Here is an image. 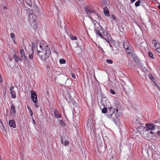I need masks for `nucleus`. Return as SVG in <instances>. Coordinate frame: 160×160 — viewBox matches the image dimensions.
Here are the masks:
<instances>
[{"label":"nucleus","instance_id":"1","mask_svg":"<svg viewBox=\"0 0 160 160\" xmlns=\"http://www.w3.org/2000/svg\"><path fill=\"white\" fill-rule=\"evenodd\" d=\"M121 107L119 102H114L112 107H108L107 116L112 119L114 123L117 125V118L119 116L122 111Z\"/></svg>","mask_w":160,"mask_h":160},{"label":"nucleus","instance_id":"2","mask_svg":"<svg viewBox=\"0 0 160 160\" xmlns=\"http://www.w3.org/2000/svg\"><path fill=\"white\" fill-rule=\"evenodd\" d=\"M39 48L40 50H38L37 48L38 56L43 62L48 63V59L51 53L49 47L48 45L45 46L44 44L40 43Z\"/></svg>","mask_w":160,"mask_h":160},{"label":"nucleus","instance_id":"3","mask_svg":"<svg viewBox=\"0 0 160 160\" xmlns=\"http://www.w3.org/2000/svg\"><path fill=\"white\" fill-rule=\"evenodd\" d=\"M123 46L126 51L128 54L132 55L133 53V49L128 41L125 40L124 41Z\"/></svg>","mask_w":160,"mask_h":160},{"label":"nucleus","instance_id":"4","mask_svg":"<svg viewBox=\"0 0 160 160\" xmlns=\"http://www.w3.org/2000/svg\"><path fill=\"white\" fill-rule=\"evenodd\" d=\"M84 9L85 11L87 14L88 15L91 14L95 12V11L94 9L90 6H87L84 7Z\"/></svg>","mask_w":160,"mask_h":160},{"label":"nucleus","instance_id":"5","mask_svg":"<svg viewBox=\"0 0 160 160\" xmlns=\"http://www.w3.org/2000/svg\"><path fill=\"white\" fill-rule=\"evenodd\" d=\"M101 103L103 106L106 107H108L110 104L109 100L105 97H103L101 98Z\"/></svg>","mask_w":160,"mask_h":160},{"label":"nucleus","instance_id":"6","mask_svg":"<svg viewBox=\"0 0 160 160\" xmlns=\"http://www.w3.org/2000/svg\"><path fill=\"white\" fill-rule=\"evenodd\" d=\"M11 109L10 110V115L12 118H14L16 115V111L15 110V107L12 103H10Z\"/></svg>","mask_w":160,"mask_h":160},{"label":"nucleus","instance_id":"7","mask_svg":"<svg viewBox=\"0 0 160 160\" xmlns=\"http://www.w3.org/2000/svg\"><path fill=\"white\" fill-rule=\"evenodd\" d=\"M30 92L32 100L34 103H36L38 102L37 96L36 92L32 90H31L30 91Z\"/></svg>","mask_w":160,"mask_h":160},{"label":"nucleus","instance_id":"8","mask_svg":"<svg viewBox=\"0 0 160 160\" xmlns=\"http://www.w3.org/2000/svg\"><path fill=\"white\" fill-rule=\"evenodd\" d=\"M152 43L154 44V47L157 52L160 53V44L157 41L153 40Z\"/></svg>","mask_w":160,"mask_h":160},{"label":"nucleus","instance_id":"9","mask_svg":"<svg viewBox=\"0 0 160 160\" xmlns=\"http://www.w3.org/2000/svg\"><path fill=\"white\" fill-rule=\"evenodd\" d=\"M146 126L148 128L149 130H153L155 128V125L152 123H146Z\"/></svg>","mask_w":160,"mask_h":160},{"label":"nucleus","instance_id":"10","mask_svg":"<svg viewBox=\"0 0 160 160\" xmlns=\"http://www.w3.org/2000/svg\"><path fill=\"white\" fill-rule=\"evenodd\" d=\"M67 96L68 97L69 100L72 103L73 105L74 106H76L77 103L76 101L74 100L72 98L70 94L69 93H68L67 95Z\"/></svg>","mask_w":160,"mask_h":160},{"label":"nucleus","instance_id":"11","mask_svg":"<svg viewBox=\"0 0 160 160\" xmlns=\"http://www.w3.org/2000/svg\"><path fill=\"white\" fill-rule=\"evenodd\" d=\"M9 124L10 127H12L14 128L16 127L15 122L13 119L9 120Z\"/></svg>","mask_w":160,"mask_h":160},{"label":"nucleus","instance_id":"12","mask_svg":"<svg viewBox=\"0 0 160 160\" xmlns=\"http://www.w3.org/2000/svg\"><path fill=\"white\" fill-rule=\"evenodd\" d=\"M28 14L29 21H31L32 22H35L36 21L35 17L33 16L32 14L31 13H29Z\"/></svg>","mask_w":160,"mask_h":160},{"label":"nucleus","instance_id":"13","mask_svg":"<svg viewBox=\"0 0 160 160\" xmlns=\"http://www.w3.org/2000/svg\"><path fill=\"white\" fill-rule=\"evenodd\" d=\"M13 58L14 59L15 61L17 62L18 61H22V59L19 57L16 54H14L13 55Z\"/></svg>","mask_w":160,"mask_h":160},{"label":"nucleus","instance_id":"14","mask_svg":"<svg viewBox=\"0 0 160 160\" xmlns=\"http://www.w3.org/2000/svg\"><path fill=\"white\" fill-rule=\"evenodd\" d=\"M95 30L96 32V33L98 35V36L101 38H103L102 35L100 32V29H98L95 28Z\"/></svg>","mask_w":160,"mask_h":160},{"label":"nucleus","instance_id":"15","mask_svg":"<svg viewBox=\"0 0 160 160\" xmlns=\"http://www.w3.org/2000/svg\"><path fill=\"white\" fill-rule=\"evenodd\" d=\"M103 11L104 15L106 16H108L109 15V10L107 7H104L103 8Z\"/></svg>","mask_w":160,"mask_h":160},{"label":"nucleus","instance_id":"16","mask_svg":"<svg viewBox=\"0 0 160 160\" xmlns=\"http://www.w3.org/2000/svg\"><path fill=\"white\" fill-rule=\"evenodd\" d=\"M54 115L55 118H61V116L60 114L56 109H55V110L54 111Z\"/></svg>","mask_w":160,"mask_h":160},{"label":"nucleus","instance_id":"17","mask_svg":"<svg viewBox=\"0 0 160 160\" xmlns=\"http://www.w3.org/2000/svg\"><path fill=\"white\" fill-rule=\"evenodd\" d=\"M58 124H60V125L61 127H64L66 125V124L65 122L63 121L62 120H58Z\"/></svg>","mask_w":160,"mask_h":160},{"label":"nucleus","instance_id":"18","mask_svg":"<svg viewBox=\"0 0 160 160\" xmlns=\"http://www.w3.org/2000/svg\"><path fill=\"white\" fill-rule=\"evenodd\" d=\"M20 54L22 58H26V57L25 56L24 51L23 49H21L20 51Z\"/></svg>","mask_w":160,"mask_h":160},{"label":"nucleus","instance_id":"19","mask_svg":"<svg viewBox=\"0 0 160 160\" xmlns=\"http://www.w3.org/2000/svg\"><path fill=\"white\" fill-rule=\"evenodd\" d=\"M10 93L12 98H16V93L14 91L10 92Z\"/></svg>","mask_w":160,"mask_h":160},{"label":"nucleus","instance_id":"20","mask_svg":"<svg viewBox=\"0 0 160 160\" xmlns=\"http://www.w3.org/2000/svg\"><path fill=\"white\" fill-rule=\"evenodd\" d=\"M27 108L28 109V111H29V112L30 114V116L32 117V115H33V112H32V111L31 108H30V107H29L28 105L27 106Z\"/></svg>","mask_w":160,"mask_h":160},{"label":"nucleus","instance_id":"21","mask_svg":"<svg viewBox=\"0 0 160 160\" xmlns=\"http://www.w3.org/2000/svg\"><path fill=\"white\" fill-rule=\"evenodd\" d=\"M108 109V107H104L102 109V113H105L107 112V110Z\"/></svg>","mask_w":160,"mask_h":160},{"label":"nucleus","instance_id":"22","mask_svg":"<svg viewBox=\"0 0 160 160\" xmlns=\"http://www.w3.org/2000/svg\"><path fill=\"white\" fill-rule=\"evenodd\" d=\"M66 62L64 59H59V62L61 64H65Z\"/></svg>","mask_w":160,"mask_h":160},{"label":"nucleus","instance_id":"23","mask_svg":"<svg viewBox=\"0 0 160 160\" xmlns=\"http://www.w3.org/2000/svg\"><path fill=\"white\" fill-rule=\"evenodd\" d=\"M141 2L140 0L137 1L136 2V3H135V6H136V7L139 6L140 5V3Z\"/></svg>","mask_w":160,"mask_h":160},{"label":"nucleus","instance_id":"24","mask_svg":"<svg viewBox=\"0 0 160 160\" xmlns=\"http://www.w3.org/2000/svg\"><path fill=\"white\" fill-rule=\"evenodd\" d=\"M70 38L72 40H77V37L76 36H73L72 35H71L70 36Z\"/></svg>","mask_w":160,"mask_h":160},{"label":"nucleus","instance_id":"25","mask_svg":"<svg viewBox=\"0 0 160 160\" xmlns=\"http://www.w3.org/2000/svg\"><path fill=\"white\" fill-rule=\"evenodd\" d=\"M131 55L132 56V58H133V60L135 61H136L137 55L136 54H133V53L132 55Z\"/></svg>","mask_w":160,"mask_h":160},{"label":"nucleus","instance_id":"26","mask_svg":"<svg viewBox=\"0 0 160 160\" xmlns=\"http://www.w3.org/2000/svg\"><path fill=\"white\" fill-rule=\"evenodd\" d=\"M148 55L150 58H151L153 59L154 58L152 52H148Z\"/></svg>","mask_w":160,"mask_h":160},{"label":"nucleus","instance_id":"27","mask_svg":"<svg viewBox=\"0 0 160 160\" xmlns=\"http://www.w3.org/2000/svg\"><path fill=\"white\" fill-rule=\"evenodd\" d=\"M106 62L108 64H112L113 63V61L111 59H107L106 60Z\"/></svg>","mask_w":160,"mask_h":160},{"label":"nucleus","instance_id":"28","mask_svg":"<svg viewBox=\"0 0 160 160\" xmlns=\"http://www.w3.org/2000/svg\"><path fill=\"white\" fill-rule=\"evenodd\" d=\"M10 37H11V38L12 39H15V35L13 33H11L10 34Z\"/></svg>","mask_w":160,"mask_h":160},{"label":"nucleus","instance_id":"29","mask_svg":"<svg viewBox=\"0 0 160 160\" xmlns=\"http://www.w3.org/2000/svg\"><path fill=\"white\" fill-rule=\"evenodd\" d=\"M34 52L32 53L29 55V58L30 59H32L33 58Z\"/></svg>","mask_w":160,"mask_h":160},{"label":"nucleus","instance_id":"30","mask_svg":"<svg viewBox=\"0 0 160 160\" xmlns=\"http://www.w3.org/2000/svg\"><path fill=\"white\" fill-rule=\"evenodd\" d=\"M26 2L27 4L29 6H31V5L32 4V2L30 0H27Z\"/></svg>","mask_w":160,"mask_h":160},{"label":"nucleus","instance_id":"31","mask_svg":"<svg viewBox=\"0 0 160 160\" xmlns=\"http://www.w3.org/2000/svg\"><path fill=\"white\" fill-rule=\"evenodd\" d=\"M149 77L152 81H153L154 79V78L153 77L151 74H149Z\"/></svg>","mask_w":160,"mask_h":160},{"label":"nucleus","instance_id":"32","mask_svg":"<svg viewBox=\"0 0 160 160\" xmlns=\"http://www.w3.org/2000/svg\"><path fill=\"white\" fill-rule=\"evenodd\" d=\"M63 144L64 146H67V145H68V141H67V140L64 141V143H63Z\"/></svg>","mask_w":160,"mask_h":160},{"label":"nucleus","instance_id":"33","mask_svg":"<svg viewBox=\"0 0 160 160\" xmlns=\"http://www.w3.org/2000/svg\"><path fill=\"white\" fill-rule=\"evenodd\" d=\"M110 92L111 93H112V94L113 95H114L115 94V91H114V90H113L112 89H110Z\"/></svg>","mask_w":160,"mask_h":160},{"label":"nucleus","instance_id":"34","mask_svg":"<svg viewBox=\"0 0 160 160\" xmlns=\"http://www.w3.org/2000/svg\"><path fill=\"white\" fill-rule=\"evenodd\" d=\"M34 43H33L32 45V53L34 52V49L33 48Z\"/></svg>","mask_w":160,"mask_h":160},{"label":"nucleus","instance_id":"35","mask_svg":"<svg viewBox=\"0 0 160 160\" xmlns=\"http://www.w3.org/2000/svg\"><path fill=\"white\" fill-rule=\"evenodd\" d=\"M14 87L12 86L10 88V92L14 91V90H13L14 89Z\"/></svg>","mask_w":160,"mask_h":160},{"label":"nucleus","instance_id":"36","mask_svg":"<svg viewBox=\"0 0 160 160\" xmlns=\"http://www.w3.org/2000/svg\"><path fill=\"white\" fill-rule=\"evenodd\" d=\"M3 79L2 78L1 74H0V82H3Z\"/></svg>","mask_w":160,"mask_h":160},{"label":"nucleus","instance_id":"37","mask_svg":"<svg viewBox=\"0 0 160 160\" xmlns=\"http://www.w3.org/2000/svg\"><path fill=\"white\" fill-rule=\"evenodd\" d=\"M71 75H72V77L73 78H76V76L74 73H72Z\"/></svg>","mask_w":160,"mask_h":160},{"label":"nucleus","instance_id":"38","mask_svg":"<svg viewBox=\"0 0 160 160\" xmlns=\"http://www.w3.org/2000/svg\"><path fill=\"white\" fill-rule=\"evenodd\" d=\"M111 17L113 19L115 20L116 19V17L114 16L113 15H111Z\"/></svg>","mask_w":160,"mask_h":160},{"label":"nucleus","instance_id":"39","mask_svg":"<svg viewBox=\"0 0 160 160\" xmlns=\"http://www.w3.org/2000/svg\"><path fill=\"white\" fill-rule=\"evenodd\" d=\"M61 143L62 144H63L64 141H63V139L62 137L61 138Z\"/></svg>","mask_w":160,"mask_h":160},{"label":"nucleus","instance_id":"40","mask_svg":"<svg viewBox=\"0 0 160 160\" xmlns=\"http://www.w3.org/2000/svg\"><path fill=\"white\" fill-rule=\"evenodd\" d=\"M34 103V105H35V107L38 108L39 106H38V105L37 104V102H36V103Z\"/></svg>","mask_w":160,"mask_h":160},{"label":"nucleus","instance_id":"41","mask_svg":"<svg viewBox=\"0 0 160 160\" xmlns=\"http://www.w3.org/2000/svg\"><path fill=\"white\" fill-rule=\"evenodd\" d=\"M134 122L137 124L139 123V121L138 120H136L135 121H134Z\"/></svg>","mask_w":160,"mask_h":160},{"label":"nucleus","instance_id":"42","mask_svg":"<svg viewBox=\"0 0 160 160\" xmlns=\"http://www.w3.org/2000/svg\"><path fill=\"white\" fill-rule=\"evenodd\" d=\"M89 122L88 121L87 122L86 125V126L88 127V128H89Z\"/></svg>","mask_w":160,"mask_h":160},{"label":"nucleus","instance_id":"43","mask_svg":"<svg viewBox=\"0 0 160 160\" xmlns=\"http://www.w3.org/2000/svg\"><path fill=\"white\" fill-rule=\"evenodd\" d=\"M32 121L33 122V124L34 125H36V123L35 122V121L34 119L33 118H32Z\"/></svg>","mask_w":160,"mask_h":160},{"label":"nucleus","instance_id":"44","mask_svg":"<svg viewBox=\"0 0 160 160\" xmlns=\"http://www.w3.org/2000/svg\"><path fill=\"white\" fill-rule=\"evenodd\" d=\"M155 85L157 88L159 87V86L156 83H155Z\"/></svg>","mask_w":160,"mask_h":160},{"label":"nucleus","instance_id":"45","mask_svg":"<svg viewBox=\"0 0 160 160\" xmlns=\"http://www.w3.org/2000/svg\"><path fill=\"white\" fill-rule=\"evenodd\" d=\"M12 41L15 44H16V42L15 41V39H12Z\"/></svg>","mask_w":160,"mask_h":160},{"label":"nucleus","instance_id":"46","mask_svg":"<svg viewBox=\"0 0 160 160\" xmlns=\"http://www.w3.org/2000/svg\"><path fill=\"white\" fill-rule=\"evenodd\" d=\"M110 44V47L111 48V49L113 51H114V50L113 49V48H112V46L111 45V44Z\"/></svg>","mask_w":160,"mask_h":160},{"label":"nucleus","instance_id":"47","mask_svg":"<svg viewBox=\"0 0 160 160\" xmlns=\"http://www.w3.org/2000/svg\"><path fill=\"white\" fill-rule=\"evenodd\" d=\"M132 62H129V63H128V64L130 65V66H132Z\"/></svg>","mask_w":160,"mask_h":160},{"label":"nucleus","instance_id":"48","mask_svg":"<svg viewBox=\"0 0 160 160\" xmlns=\"http://www.w3.org/2000/svg\"><path fill=\"white\" fill-rule=\"evenodd\" d=\"M136 0H131V2L132 3H133Z\"/></svg>","mask_w":160,"mask_h":160},{"label":"nucleus","instance_id":"49","mask_svg":"<svg viewBox=\"0 0 160 160\" xmlns=\"http://www.w3.org/2000/svg\"><path fill=\"white\" fill-rule=\"evenodd\" d=\"M1 125H2V123L1 122V121L0 120V127L1 126Z\"/></svg>","mask_w":160,"mask_h":160},{"label":"nucleus","instance_id":"50","mask_svg":"<svg viewBox=\"0 0 160 160\" xmlns=\"http://www.w3.org/2000/svg\"><path fill=\"white\" fill-rule=\"evenodd\" d=\"M49 66L48 65H47V69H48L49 68Z\"/></svg>","mask_w":160,"mask_h":160},{"label":"nucleus","instance_id":"51","mask_svg":"<svg viewBox=\"0 0 160 160\" xmlns=\"http://www.w3.org/2000/svg\"><path fill=\"white\" fill-rule=\"evenodd\" d=\"M101 48V50H102V52H105L104 51V50H103V49L102 48Z\"/></svg>","mask_w":160,"mask_h":160},{"label":"nucleus","instance_id":"52","mask_svg":"<svg viewBox=\"0 0 160 160\" xmlns=\"http://www.w3.org/2000/svg\"><path fill=\"white\" fill-rule=\"evenodd\" d=\"M113 53L115 54V55H117V52H113Z\"/></svg>","mask_w":160,"mask_h":160},{"label":"nucleus","instance_id":"53","mask_svg":"<svg viewBox=\"0 0 160 160\" xmlns=\"http://www.w3.org/2000/svg\"><path fill=\"white\" fill-rule=\"evenodd\" d=\"M107 42H108V43H109V44H110V43L109 42L108 40H106Z\"/></svg>","mask_w":160,"mask_h":160},{"label":"nucleus","instance_id":"54","mask_svg":"<svg viewBox=\"0 0 160 160\" xmlns=\"http://www.w3.org/2000/svg\"><path fill=\"white\" fill-rule=\"evenodd\" d=\"M158 89L159 90V91L160 92V88L159 87Z\"/></svg>","mask_w":160,"mask_h":160},{"label":"nucleus","instance_id":"55","mask_svg":"<svg viewBox=\"0 0 160 160\" xmlns=\"http://www.w3.org/2000/svg\"><path fill=\"white\" fill-rule=\"evenodd\" d=\"M158 8L160 9V5L158 6Z\"/></svg>","mask_w":160,"mask_h":160},{"label":"nucleus","instance_id":"56","mask_svg":"<svg viewBox=\"0 0 160 160\" xmlns=\"http://www.w3.org/2000/svg\"><path fill=\"white\" fill-rule=\"evenodd\" d=\"M65 98V99H66L67 100H68V99H67V98H66H66Z\"/></svg>","mask_w":160,"mask_h":160},{"label":"nucleus","instance_id":"57","mask_svg":"<svg viewBox=\"0 0 160 160\" xmlns=\"http://www.w3.org/2000/svg\"><path fill=\"white\" fill-rule=\"evenodd\" d=\"M107 34V32H106V33H105V34Z\"/></svg>","mask_w":160,"mask_h":160},{"label":"nucleus","instance_id":"58","mask_svg":"<svg viewBox=\"0 0 160 160\" xmlns=\"http://www.w3.org/2000/svg\"><path fill=\"white\" fill-rule=\"evenodd\" d=\"M107 34V32H106V33H105V34Z\"/></svg>","mask_w":160,"mask_h":160},{"label":"nucleus","instance_id":"59","mask_svg":"<svg viewBox=\"0 0 160 160\" xmlns=\"http://www.w3.org/2000/svg\"><path fill=\"white\" fill-rule=\"evenodd\" d=\"M104 34H105V35H106V34L104 33Z\"/></svg>","mask_w":160,"mask_h":160}]
</instances>
